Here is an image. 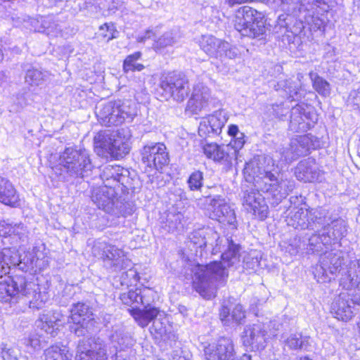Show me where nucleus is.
Instances as JSON below:
<instances>
[{"label":"nucleus","mask_w":360,"mask_h":360,"mask_svg":"<svg viewBox=\"0 0 360 360\" xmlns=\"http://www.w3.org/2000/svg\"><path fill=\"white\" fill-rule=\"evenodd\" d=\"M287 224L296 229L313 230L309 236L296 237L290 245L295 253L302 255L319 253L323 248L337 243L347 233V225L342 219L331 220L323 209L295 208L286 217Z\"/></svg>","instance_id":"1"},{"label":"nucleus","mask_w":360,"mask_h":360,"mask_svg":"<svg viewBox=\"0 0 360 360\" xmlns=\"http://www.w3.org/2000/svg\"><path fill=\"white\" fill-rule=\"evenodd\" d=\"M205 236L206 249L212 255L221 252V261L205 265L198 264L193 269V286L200 296L211 300L216 296L219 285H223L229 277V269L236 270L240 266V246L231 238H220L218 233L209 230Z\"/></svg>","instance_id":"2"},{"label":"nucleus","mask_w":360,"mask_h":360,"mask_svg":"<svg viewBox=\"0 0 360 360\" xmlns=\"http://www.w3.org/2000/svg\"><path fill=\"white\" fill-rule=\"evenodd\" d=\"M243 173L246 181L252 182L255 187L265 193L274 206L285 199L295 187L292 181L279 178L278 174L276 176L266 170L259 158H255L247 162Z\"/></svg>","instance_id":"3"},{"label":"nucleus","mask_w":360,"mask_h":360,"mask_svg":"<svg viewBox=\"0 0 360 360\" xmlns=\"http://www.w3.org/2000/svg\"><path fill=\"white\" fill-rule=\"evenodd\" d=\"M340 285L344 288L357 290L352 298L347 292H340L331 304L330 311L335 317L342 321H348L356 313L355 305L360 306V260L349 262L347 269L342 273Z\"/></svg>","instance_id":"4"},{"label":"nucleus","mask_w":360,"mask_h":360,"mask_svg":"<svg viewBox=\"0 0 360 360\" xmlns=\"http://www.w3.org/2000/svg\"><path fill=\"white\" fill-rule=\"evenodd\" d=\"M280 7L286 15H279V25L293 34H300L307 26L313 32L323 27V21L315 15L311 5L305 6L300 0H281Z\"/></svg>","instance_id":"5"},{"label":"nucleus","mask_w":360,"mask_h":360,"mask_svg":"<svg viewBox=\"0 0 360 360\" xmlns=\"http://www.w3.org/2000/svg\"><path fill=\"white\" fill-rule=\"evenodd\" d=\"M91 200L99 209L115 217H127L134 212V205L115 192L114 188L102 186L95 188Z\"/></svg>","instance_id":"6"},{"label":"nucleus","mask_w":360,"mask_h":360,"mask_svg":"<svg viewBox=\"0 0 360 360\" xmlns=\"http://www.w3.org/2000/svg\"><path fill=\"white\" fill-rule=\"evenodd\" d=\"M71 315L68 319L70 330L78 337L83 336L79 340L76 360H90V343L88 334L89 333L90 314L89 307L84 303L75 304L70 310Z\"/></svg>","instance_id":"7"},{"label":"nucleus","mask_w":360,"mask_h":360,"mask_svg":"<svg viewBox=\"0 0 360 360\" xmlns=\"http://www.w3.org/2000/svg\"><path fill=\"white\" fill-rule=\"evenodd\" d=\"M95 115L99 123L104 126L120 125L131 121L136 115L131 100H117L101 103L96 106Z\"/></svg>","instance_id":"8"},{"label":"nucleus","mask_w":360,"mask_h":360,"mask_svg":"<svg viewBox=\"0 0 360 360\" xmlns=\"http://www.w3.org/2000/svg\"><path fill=\"white\" fill-rule=\"evenodd\" d=\"M264 15L256 9L244 6L237 11L235 28L243 37L261 39L266 33Z\"/></svg>","instance_id":"9"},{"label":"nucleus","mask_w":360,"mask_h":360,"mask_svg":"<svg viewBox=\"0 0 360 360\" xmlns=\"http://www.w3.org/2000/svg\"><path fill=\"white\" fill-rule=\"evenodd\" d=\"M84 158V155L79 150L73 147L66 148L60 155L56 169L60 170L59 174L64 180L68 176L84 177L90 164L89 158Z\"/></svg>","instance_id":"10"},{"label":"nucleus","mask_w":360,"mask_h":360,"mask_svg":"<svg viewBox=\"0 0 360 360\" xmlns=\"http://www.w3.org/2000/svg\"><path fill=\"white\" fill-rule=\"evenodd\" d=\"M94 151L99 156L110 155L115 159H121L129 153L128 143L110 130L100 131L94 138Z\"/></svg>","instance_id":"11"},{"label":"nucleus","mask_w":360,"mask_h":360,"mask_svg":"<svg viewBox=\"0 0 360 360\" xmlns=\"http://www.w3.org/2000/svg\"><path fill=\"white\" fill-rule=\"evenodd\" d=\"M159 87L165 99L172 98L177 102L184 101L190 91L187 77L184 73L176 72L163 75L160 78Z\"/></svg>","instance_id":"12"},{"label":"nucleus","mask_w":360,"mask_h":360,"mask_svg":"<svg viewBox=\"0 0 360 360\" xmlns=\"http://www.w3.org/2000/svg\"><path fill=\"white\" fill-rule=\"evenodd\" d=\"M155 296V292L150 288L139 289V304H141L143 309L133 308L130 314L141 328L148 326L155 318L161 316V311L159 308L151 306Z\"/></svg>","instance_id":"13"},{"label":"nucleus","mask_w":360,"mask_h":360,"mask_svg":"<svg viewBox=\"0 0 360 360\" xmlns=\"http://www.w3.org/2000/svg\"><path fill=\"white\" fill-rule=\"evenodd\" d=\"M206 214L213 220L224 224H229L236 229L235 212L219 195L207 196L205 199Z\"/></svg>","instance_id":"14"},{"label":"nucleus","mask_w":360,"mask_h":360,"mask_svg":"<svg viewBox=\"0 0 360 360\" xmlns=\"http://www.w3.org/2000/svg\"><path fill=\"white\" fill-rule=\"evenodd\" d=\"M343 261L344 257L341 251H326L321 255L319 264L314 268V277L319 283L330 281V276L340 271Z\"/></svg>","instance_id":"15"},{"label":"nucleus","mask_w":360,"mask_h":360,"mask_svg":"<svg viewBox=\"0 0 360 360\" xmlns=\"http://www.w3.org/2000/svg\"><path fill=\"white\" fill-rule=\"evenodd\" d=\"M91 253L95 257L103 259L105 266L114 268L115 271L127 268L129 262L121 250L107 244L105 241L95 242L91 248Z\"/></svg>","instance_id":"16"},{"label":"nucleus","mask_w":360,"mask_h":360,"mask_svg":"<svg viewBox=\"0 0 360 360\" xmlns=\"http://www.w3.org/2000/svg\"><path fill=\"white\" fill-rule=\"evenodd\" d=\"M201 49L210 57L233 59L238 55V49L227 41L212 35H202L200 41Z\"/></svg>","instance_id":"17"},{"label":"nucleus","mask_w":360,"mask_h":360,"mask_svg":"<svg viewBox=\"0 0 360 360\" xmlns=\"http://www.w3.org/2000/svg\"><path fill=\"white\" fill-rule=\"evenodd\" d=\"M11 248L18 260L16 263L12 264L13 266H18L23 272H36L48 266V258L37 247H34L31 251L24 252L23 255L19 254L15 247H11Z\"/></svg>","instance_id":"18"},{"label":"nucleus","mask_w":360,"mask_h":360,"mask_svg":"<svg viewBox=\"0 0 360 360\" xmlns=\"http://www.w3.org/2000/svg\"><path fill=\"white\" fill-rule=\"evenodd\" d=\"M141 154L143 163L156 170L161 169L169 162L167 148L162 143H150L144 146Z\"/></svg>","instance_id":"19"},{"label":"nucleus","mask_w":360,"mask_h":360,"mask_svg":"<svg viewBox=\"0 0 360 360\" xmlns=\"http://www.w3.org/2000/svg\"><path fill=\"white\" fill-rule=\"evenodd\" d=\"M207 360H235L233 341L229 338H221L217 342L202 344Z\"/></svg>","instance_id":"20"},{"label":"nucleus","mask_w":360,"mask_h":360,"mask_svg":"<svg viewBox=\"0 0 360 360\" xmlns=\"http://www.w3.org/2000/svg\"><path fill=\"white\" fill-rule=\"evenodd\" d=\"M309 110V106L304 103H300L292 107L290 110V117L288 129L292 132H304L310 129L311 124L314 122V113ZM316 120V117H315Z\"/></svg>","instance_id":"21"},{"label":"nucleus","mask_w":360,"mask_h":360,"mask_svg":"<svg viewBox=\"0 0 360 360\" xmlns=\"http://www.w3.org/2000/svg\"><path fill=\"white\" fill-rule=\"evenodd\" d=\"M266 335L262 323L246 326L242 335L243 343L252 350H262L266 346Z\"/></svg>","instance_id":"22"},{"label":"nucleus","mask_w":360,"mask_h":360,"mask_svg":"<svg viewBox=\"0 0 360 360\" xmlns=\"http://www.w3.org/2000/svg\"><path fill=\"white\" fill-rule=\"evenodd\" d=\"M259 189L251 188L244 191L243 205L248 212L262 220L267 217L268 206Z\"/></svg>","instance_id":"23"},{"label":"nucleus","mask_w":360,"mask_h":360,"mask_svg":"<svg viewBox=\"0 0 360 360\" xmlns=\"http://www.w3.org/2000/svg\"><path fill=\"white\" fill-rule=\"evenodd\" d=\"M212 101L210 89L199 83L193 87L191 96L187 103L186 110L193 114H198L201 110L207 108Z\"/></svg>","instance_id":"24"},{"label":"nucleus","mask_w":360,"mask_h":360,"mask_svg":"<svg viewBox=\"0 0 360 360\" xmlns=\"http://www.w3.org/2000/svg\"><path fill=\"white\" fill-rule=\"evenodd\" d=\"M295 175L299 181L304 182L321 181L323 179V173L312 158L300 161L295 167Z\"/></svg>","instance_id":"25"},{"label":"nucleus","mask_w":360,"mask_h":360,"mask_svg":"<svg viewBox=\"0 0 360 360\" xmlns=\"http://www.w3.org/2000/svg\"><path fill=\"white\" fill-rule=\"evenodd\" d=\"M25 284V278L22 276L7 277L0 282V302H9L17 295H22V288Z\"/></svg>","instance_id":"26"},{"label":"nucleus","mask_w":360,"mask_h":360,"mask_svg":"<svg viewBox=\"0 0 360 360\" xmlns=\"http://www.w3.org/2000/svg\"><path fill=\"white\" fill-rule=\"evenodd\" d=\"M22 295L26 297L30 304V308L41 309L49 300V295L45 291H41L39 285L34 282H27L22 288Z\"/></svg>","instance_id":"27"},{"label":"nucleus","mask_w":360,"mask_h":360,"mask_svg":"<svg viewBox=\"0 0 360 360\" xmlns=\"http://www.w3.org/2000/svg\"><path fill=\"white\" fill-rule=\"evenodd\" d=\"M63 315L58 311H49L40 315L36 321L37 328L44 331L47 335L53 337L56 335L59 323Z\"/></svg>","instance_id":"28"},{"label":"nucleus","mask_w":360,"mask_h":360,"mask_svg":"<svg viewBox=\"0 0 360 360\" xmlns=\"http://www.w3.org/2000/svg\"><path fill=\"white\" fill-rule=\"evenodd\" d=\"M0 202L12 207L20 205L19 195L13 184L3 176H0Z\"/></svg>","instance_id":"29"},{"label":"nucleus","mask_w":360,"mask_h":360,"mask_svg":"<svg viewBox=\"0 0 360 360\" xmlns=\"http://www.w3.org/2000/svg\"><path fill=\"white\" fill-rule=\"evenodd\" d=\"M274 88L276 91H283L290 101H299L304 97L300 86L292 79H280L274 84Z\"/></svg>","instance_id":"30"},{"label":"nucleus","mask_w":360,"mask_h":360,"mask_svg":"<svg viewBox=\"0 0 360 360\" xmlns=\"http://www.w3.org/2000/svg\"><path fill=\"white\" fill-rule=\"evenodd\" d=\"M291 143L300 156L306 155L311 149H315L319 145L318 139L311 134L300 136L292 139Z\"/></svg>","instance_id":"31"},{"label":"nucleus","mask_w":360,"mask_h":360,"mask_svg":"<svg viewBox=\"0 0 360 360\" xmlns=\"http://www.w3.org/2000/svg\"><path fill=\"white\" fill-rule=\"evenodd\" d=\"M219 315L225 324L229 323L231 321L242 323V321L245 318V312L240 304H235L233 307L223 306Z\"/></svg>","instance_id":"32"},{"label":"nucleus","mask_w":360,"mask_h":360,"mask_svg":"<svg viewBox=\"0 0 360 360\" xmlns=\"http://www.w3.org/2000/svg\"><path fill=\"white\" fill-rule=\"evenodd\" d=\"M49 77L48 72L30 67L25 71V82L31 87H37L43 85Z\"/></svg>","instance_id":"33"},{"label":"nucleus","mask_w":360,"mask_h":360,"mask_svg":"<svg viewBox=\"0 0 360 360\" xmlns=\"http://www.w3.org/2000/svg\"><path fill=\"white\" fill-rule=\"evenodd\" d=\"M182 37V33L179 28H174L169 31L165 32L155 42V49H165L178 43Z\"/></svg>","instance_id":"34"},{"label":"nucleus","mask_w":360,"mask_h":360,"mask_svg":"<svg viewBox=\"0 0 360 360\" xmlns=\"http://www.w3.org/2000/svg\"><path fill=\"white\" fill-rule=\"evenodd\" d=\"M15 252L11 248H4L0 251V278L7 275L13 266L12 264L16 263L18 260Z\"/></svg>","instance_id":"35"},{"label":"nucleus","mask_w":360,"mask_h":360,"mask_svg":"<svg viewBox=\"0 0 360 360\" xmlns=\"http://www.w3.org/2000/svg\"><path fill=\"white\" fill-rule=\"evenodd\" d=\"M45 360H71L72 354L68 347L52 345L44 351Z\"/></svg>","instance_id":"36"},{"label":"nucleus","mask_w":360,"mask_h":360,"mask_svg":"<svg viewBox=\"0 0 360 360\" xmlns=\"http://www.w3.org/2000/svg\"><path fill=\"white\" fill-rule=\"evenodd\" d=\"M314 89L321 96L327 97L330 94V84L325 79L313 71L309 74Z\"/></svg>","instance_id":"37"},{"label":"nucleus","mask_w":360,"mask_h":360,"mask_svg":"<svg viewBox=\"0 0 360 360\" xmlns=\"http://www.w3.org/2000/svg\"><path fill=\"white\" fill-rule=\"evenodd\" d=\"M219 155L216 162L221 164L226 170L231 168L233 160L236 158L235 150L230 145H221V149L218 151Z\"/></svg>","instance_id":"38"},{"label":"nucleus","mask_w":360,"mask_h":360,"mask_svg":"<svg viewBox=\"0 0 360 360\" xmlns=\"http://www.w3.org/2000/svg\"><path fill=\"white\" fill-rule=\"evenodd\" d=\"M282 339H284L285 345L290 349H307L309 347V338L305 336L303 337L302 334H291L285 338L284 335L281 336Z\"/></svg>","instance_id":"39"},{"label":"nucleus","mask_w":360,"mask_h":360,"mask_svg":"<svg viewBox=\"0 0 360 360\" xmlns=\"http://www.w3.org/2000/svg\"><path fill=\"white\" fill-rule=\"evenodd\" d=\"M205 120L214 129V133L219 135L228 118L224 110H217L213 114L209 115Z\"/></svg>","instance_id":"40"},{"label":"nucleus","mask_w":360,"mask_h":360,"mask_svg":"<svg viewBox=\"0 0 360 360\" xmlns=\"http://www.w3.org/2000/svg\"><path fill=\"white\" fill-rule=\"evenodd\" d=\"M43 342H45L44 338L37 332L31 333L27 337L21 340V343L25 346L29 352L40 349Z\"/></svg>","instance_id":"41"},{"label":"nucleus","mask_w":360,"mask_h":360,"mask_svg":"<svg viewBox=\"0 0 360 360\" xmlns=\"http://www.w3.org/2000/svg\"><path fill=\"white\" fill-rule=\"evenodd\" d=\"M141 52L137 51L127 56L123 62L124 71L128 72L129 71H141L143 70L145 68L144 65L136 63V61L141 58Z\"/></svg>","instance_id":"42"},{"label":"nucleus","mask_w":360,"mask_h":360,"mask_svg":"<svg viewBox=\"0 0 360 360\" xmlns=\"http://www.w3.org/2000/svg\"><path fill=\"white\" fill-rule=\"evenodd\" d=\"M112 342H117V345H115L116 350L122 351L125 348L130 347L134 343V339L127 333L123 332H116L112 335Z\"/></svg>","instance_id":"43"},{"label":"nucleus","mask_w":360,"mask_h":360,"mask_svg":"<svg viewBox=\"0 0 360 360\" xmlns=\"http://www.w3.org/2000/svg\"><path fill=\"white\" fill-rule=\"evenodd\" d=\"M69 29L65 26V24L58 23L54 19H52L51 26L45 31V34L50 37H61L68 38L70 34Z\"/></svg>","instance_id":"44"},{"label":"nucleus","mask_w":360,"mask_h":360,"mask_svg":"<svg viewBox=\"0 0 360 360\" xmlns=\"http://www.w3.org/2000/svg\"><path fill=\"white\" fill-rule=\"evenodd\" d=\"M203 173L200 170L193 172L187 179L188 188L191 191H200L203 186Z\"/></svg>","instance_id":"45"},{"label":"nucleus","mask_w":360,"mask_h":360,"mask_svg":"<svg viewBox=\"0 0 360 360\" xmlns=\"http://www.w3.org/2000/svg\"><path fill=\"white\" fill-rule=\"evenodd\" d=\"M52 19V16H41L39 18L32 20L31 25L35 32L44 33L48 27L51 26Z\"/></svg>","instance_id":"46"},{"label":"nucleus","mask_w":360,"mask_h":360,"mask_svg":"<svg viewBox=\"0 0 360 360\" xmlns=\"http://www.w3.org/2000/svg\"><path fill=\"white\" fill-rule=\"evenodd\" d=\"M18 352L11 345L4 342L0 344V356L3 360H17Z\"/></svg>","instance_id":"47"},{"label":"nucleus","mask_w":360,"mask_h":360,"mask_svg":"<svg viewBox=\"0 0 360 360\" xmlns=\"http://www.w3.org/2000/svg\"><path fill=\"white\" fill-rule=\"evenodd\" d=\"M29 235L30 231L25 224L19 223L13 225L12 231V236L13 238L17 237L20 241L24 243L28 240Z\"/></svg>","instance_id":"48"},{"label":"nucleus","mask_w":360,"mask_h":360,"mask_svg":"<svg viewBox=\"0 0 360 360\" xmlns=\"http://www.w3.org/2000/svg\"><path fill=\"white\" fill-rule=\"evenodd\" d=\"M115 32H117V31L115 30L112 24L109 25L105 23L100 26L98 32L96 33V37H99L100 36L103 37L108 42L117 37L115 34Z\"/></svg>","instance_id":"49"},{"label":"nucleus","mask_w":360,"mask_h":360,"mask_svg":"<svg viewBox=\"0 0 360 360\" xmlns=\"http://www.w3.org/2000/svg\"><path fill=\"white\" fill-rule=\"evenodd\" d=\"M279 153L281 156V160L285 162H290L300 157V155L297 154L295 147H292L291 142L289 146L281 148Z\"/></svg>","instance_id":"50"},{"label":"nucleus","mask_w":360,"mask_h":360,"mask_svg":"<svg viewBox=\"0 0 360 360\" xmlns=\"http://www.w3.org/2000/svg\"><path fill=\"white\" fill-rule=\"evenodd\" d=\"M221 149V145L215 143H207L203 146V152L207 158L213 160L214 162L219 155L218 151Z\"/></svg>","instance_id":"51"},{"label":"nucleus","mask_w":360,"mask_h":360,"mask_svg":"<svg viewBox=\"0 0 360 360\" xmlns=\"http://www.w3.org/2000/svg\"><path fill=\"white\" fill-rule=\"evenodd\" d=\"M255 252L250 253L248 255L243 257V260H240V266L237 269H238L240 266L243 269H254L256 266L259 264V259L257 255H254Z\"/></svg>","instance_id":"52"},{"label":"nucleus","mask_w":360,"mask_h":360,"mask_svg":"<svg viewBox=\"0 0 360 360\" xmlns=\"http://www.w3.org/2000/svg\"><path fill=\"white\" fill-rule=\"evenodd\" d=\"M139 289L129 290L120 295V300L126 305L139 304Z\"/></svg>","instance_id":"53"},{"label":"nucleus","mask_w":360,"mask_h":360,"mask_svg":"<svg viewBox=\"0 0 360 360\" xmlns=\"http://www.w3.org/2000/svg\"><path fill=\"white\" fill-rule=\"evenodd\" d=\"M110 316L109 315H102L101 317H91V329L94 331H99L103 327H106L110 322Z\"/></svg>","instance_id":"54"},{"label":"nucleus","mask_w":360,"mask_h":360,"mask_svg":"<svg viewBox=\"0 0 360 360\" xmlns=\"http://www.w3.org/2000/svg\"><path fill=\"white\" fill-rule=\"evenodd\" d=\"M95 346L91 345V360H107L105 349L101 343H94Z\"/></svg>","instance_id":"55"},{"label":"nucleus","mask_w":360,"mask_h":360,"mask_svg":"<svg viewBox=\"0 0 360 360\" xmlns=\"http://www.w3.org/2000/svg\"><path fill=\"white\" fill-rule=\"evenodd\" d=\"M198 134L199 136L202 138H206L207 136H217L214 133V129L211 127L210 124H208L207 122L205 120L200 123L198 127Z\"/></svg>","instance_id":"56"},{"label":"nucleus","mask_w":360,"mask_h":360,"mask_svg":"<svg viewBox=\"0 0 360 360\" xmlns=\"http://www.w3.org/2000/svg\"><path fill=\"white\" fill-rule=\"evenodd\" d=\"M191 244H193L196 248L201 250L206 249L205 236H202L200 233H194L191 238Z\"/></svg>","instance_id":"57"},{"label":"nucleus","mask_w":360,"mask_h":360,"mask_svg":"<svg viewBox=\"0 0 360 360\" xmlns=\"http://www.w3.org/2000/svg\"><path fill=\"white\" fill-rule=\"evenodd\" d=\"M13 225L4 220L0 221V236L7 238L8 236L12 237Z\"/></svg>","instance_id":"58"},{"label":"nucleus","mask_w":360,"mask_h":360,"mask_svg":"<svg viewBox=\"0 0 360 360\" xmlns=\"http://www.w3.org/2000/svg\"><path fill=\"white\" fill-rule=\"evenodd\" d=\"M244 136V134L240 132L237 136L232 137L233 139H234V140L231 141L229 145L235 150L236 155L237 150L242 148L245 143Z\"/></svg>","instance_id":"59"},{"label":"nucleus","mask_w":360,"mask_h":360,"mask_svg":"<svg viewBox=\"0 0 360 360\" xmlns=\"http://www.w3.org/2000/svg\"><path fill=\"white\" fill-rule=\"evenodd\" d=\"M272 110L274 115L278 117L279 119H282L285 117L288 112V109L283 107V104H273L272 105Z\"/></svg>","instance_id":"60"},{"label":"nucleus","mask_w":360,"mask_h":360,"mask_svg":"<svg viewBox=\"0 0 360 360\" xmlns=\"http://www.w3.org/2000/svg\"><path fill=\"white\" fill-rule=\"evenodd\" d=\"M349 101L353 105L360 109V87L351 91Z\"/></svg>","instance_id":"61"},{"label":"nucleus","mask_w":360,"mask_h":360,"mask_svg":"<svg viewBox=\"0 0 360 360\" xmlns=\"http://www.w3.org/2000/svg\"><path fill=\"white\" fill-rule=\"evenodd\" d=\"M155 319L156 318L152 321L153 322L151 328L154 330L157 334L162 335L165 332V326H163L162 323L160 322V320Z\"/></svg>","instance_id":"62"},{"label":"nucleus","mask_w":360,"mask_h":360,"mask_svg":"<svg viewBox=\"0 0 360 360\" xmlns=\"http://www.w3.org/2000/svg\"><path fill=\"white\" fill-rule=\"evenodd\" d=\"M154 33L151 30H147L143 35H139L136 37V41L139 43H144L146 39H150Z\"/></svg>","instance_id":"63"},{"label":"nucleus","mask_w":360,"mask_h":360,"mask_svg":"<svg viewBox=\"0 0 360 360\" xmlns=\"http://www.w3.org/2000/svg\"><path fill=\"white\" fill-rule=\"evenodd\" d=\"M240 133L238 127L236 124H231L229 126L228 134L230 136H237Z\"/></svg>","instance_id":"64"}]
</instances>
